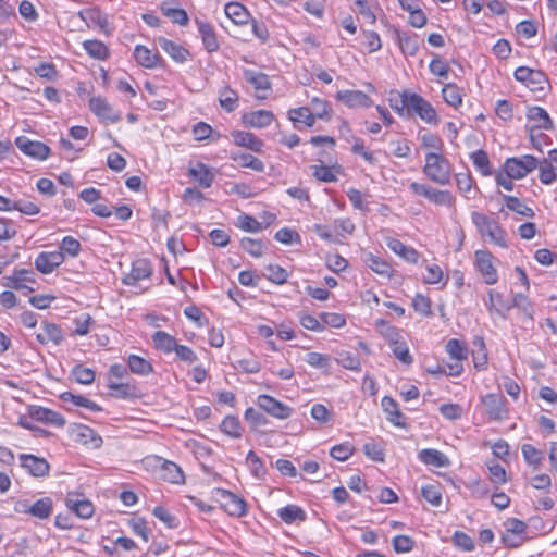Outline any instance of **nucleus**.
I'll return each instance as SVG.
<instances>
[{
	"label": "nucleus",
	"mask_w": 557,
	"mask_h": 557,
	"mask_svg": "<svg viewBox=\"0 0 557 557\" xmlns=\"http://www.w3.org/2000/svg\"><path fill=\"white\" fill-rule=\"evenodd\" d=\"M127 366L131 372L138 375H148L153 371L152 364L137 355H129L127 358Z\"/></svg>",
	"instance_id": "obj_47"
},
{
	"label": "nucleus",
	"mask_w": 557,
	"mask_h": 557,
	"mask_svg": "<svg viewBox=\"0 0 557 557\" xmlns=\"http://www.w3.org/2000/svg\"><path fill=\"white\" fill-rule=\"evenodd\" d=\"M537 165L539 160L531 154H523L521 157L506 159L504 170L509 177L521 180L534 171Z\"/></svg>",
	"instance_id": "obj_4"
},
{
	"label": "nucleus",
	"mask_w": 557,
	"mask_h": 557,
	"mask_svg": "<svg viewBox=\"0 0 557 557\" xmlns=\"http://www.w3.org/2000/svg\"><path fill=\"white\" fill-rule=\"evenodd\" d=\"M17 512L28 513L41 520L47 519L52 512V500L49 497L40 498L27 509L17 508Z\"/></svg>",
	"instance_id": "obj_32"
},
{
	"label": "nucleus",
	"mask_w": 557,
	"mask_h": 557,
	"mask_svg": "<svg viewBox=\"0 0 557 557\" xmlns=\"http://www.w3.org/2000/svg\"><path fill=\"white\" fill-rule=\"evenodd\" d=\"M152 341L158 350L169 355L174 351L177 342L174 336L164 331H157L152 334Z\"/></svg>",
	"instance_id": "obj_37"
},
{
	"label": "nucleus",
	"mask_w": 557,
	"mask_h": 557,
	"mask_svg": "<svg viewBox=\"0 0 557 557\" xmlns=\"http://www.w3.org/2000/svg\"><path fill=\"white\" fill-rule=\"evenodd\" d=\"M503 199L508 210L525 218H533L535 215L533 209L523 203L519 198L503 195Z\"/></svg>",
	"instance_id": "obj_42"
},
{
	"label": "nucleus",
	"mask_w": 557,
	"mask_h": 557,
	"mask_svg": "<svg viewBox=\"0 0 557 557\" xmlns=\"http://www.w3.org/2000/svg\"><path fill=\"white\" fill-rule=\"evenodd\" d=\"M527 119L533 123V127L539 129H552L553 121L547 111L541 107L534 106L528 109Z\"/></svg>",
	"instance_id": "obj_30"
},
{
	"label": "nucleus",
	"mask_w": 557,
	"mask_h": 557,
	"mask_svg": "<svg viewBox=\"0 0 557 557\" xmlns=\"http://www.w3.org/2000/svg\"><path fill=\"white\" fill-rule=\"evenodd\" d=\"M66 507L78 518L88 519L94 515L95 508L91 502L79 494L69 493L65 498Z\"/></svg>",
	"instance_id": "obj_16"
},
{
	"label": "nucleus",
	"mask_w": 557,
	"mask_h": 557,
	"mask_svg": "<svg viewBox=\"0 0 557 557\" xmlns=\"http://www.w3.org/2000/svg\"><path fill=\"white\" fill-rule=\"evenodd\" d=\"M391 349L395 358H397L401 363L410 366L413 362V357L411 356L408 345L404 338L399 339L397 344L391 345Z\"/></svg>",
	"instance_id": "obj_56"
},
{
	"label": "nucleus",
	"mask_w": 557,
	"mask_h": 557,
	"mask_svg": "<svg viewBox=\"0 0 557 557\" xmlns=\"http://www.w3.org/2000/svg\"><path fill=\"white\" fill-rule=\"evenodd\" d=\"M275 116L270 110H256L246 112L242 115V122L246 127L251 128H264L268 127Z\"/></svg>",
	"instance_id": "obj_19"
},
{
	"label": "nucleus",
	"mask_w": 557,
	"mask_h": 557,
	"mask_svg": "<svg viewBox=\"0 0 557 557\" xmlns=\"http://www.w3.org/2000/svg\"><path fill=\"white\" fill-rule=\"evenodd\" d=\"M375 329L388 342L389 346L393 344H397V342L403 338L399 329L391 325L383 319L375 321Z\"/></svg>",
	"instance_id": "obj_40"
},
{
	"label": "nucleus",
	"mask_w": 557,
	"mask_h": 557,
	"mask_svg": "<svg viewBox=\"0 0 557 557\" xmlns=\"http://www.w3.org/2000/svg\"><path fill=\"white\" fill-rule=\"evenodd\" d=\"M195 24L197 25L205 49L210 53L218 51L220 44L213 26L198 18L195 20Z\"/></svg>",
	"instance_id": "obj_23"
},
{
	"label": "nucleus",
	"mask_w": 557,
	"mask_h": 557,
	"mask_svg": "<svg viewBox=\"0 0 557 557\" xmlns=\"http://www.w3.org/2000/svg\"><path fill=\"white\" fill-rule=\"evenodd\" d=\"M238 92L230 86H224L219 90V103L226 112H233L238 107Z\"/></svg>",
	"instance_id": "obj_36"
},
{
	"label": "nucleus",
	"mask_w": 557,
	"mask_h": 557,
	"mask_svg": "<svg viewBox=\"0 0 557 557\" xmlns=\"http://www.w3.org/2000/svg\"><path fill=\"white\" fill-rule=\"evenodd\" d=\"M33 275V272L27 269H20L15 270L12 275L7 276V283L5 286L14 288V289H22L25 288L26 285L24 282H34V278L30 277Z\"/></svg>",
	"instance_id": "obj_49"
},
{
	"label": "nucleus",
	"mask_w": 557,
	"mask_h": 557,
	"mask_svg": "<svg viewBox=\"0 0 557 557\" xmlns=\"http://www.w3.org/2000/svg\"><path fill=\"white\" fill-rule=\"evenodd\" d=\"M446 351L451 359L456 361L466 360L468 357L467 348L459 339L451 338L446 344Z\"/></svg>",
	"instance_id": "obj_57"
},
{
	"label": "nucleus",
	"mask_w": 557,
	"mask_h": 557,
	"mask_svg": "<svg viewBox=\"0 0 557 557\" xmlns=\"http://www.w3.org/2000/svg\"><path fill=\"white\" fill-rule=\"evenodd\" d=\"M336 98L349 108H369L372 104L371 98L361 90H341Z\"/></svg>",
	"instance_id": "obj_21"
},
{
	"label": "nucleus",
	"mask_w": 557,
	"mask_h": 557,
	"mask_svg": "<svg viewBox=\"0 0 557 557\" xmlns=\"http://www.w3.org/2000/svg\"><path fill=\"white\" fill-rule=\"evenodd\" d=\"M265 270L268 271V274H264V276L272 283L281 285L287 282L289 274L287 270L281 265L271 263L265 267Z\"/></svg>",
	"instance_id": "obj_59"
},
{
	"label": "nucleus",
	"mask_w": 557,
	"mask_h": 557,
	"mask_svg": "<svg viewBox=\"0 0 557 557\" xmlns=\"http://www.w3.org/2000/svg\"><path fill=\"white\" fill-rule=\"evenodd\" d=\"M61 398L64 400V401H71L73 403L74 405L76 406H79V407H84V408H87L89 409L90 411H94V412H99L102 410V408L95 401L82 396V395H75L71 392H65L62 394Z\"/></svg>",
	"instance_id": "obj_53"
},
{
	"label": "nucleus",
	"mask_w": 557,
	"mask_h": 557,
	"mask_svg": "<svg viewBox=\"0 0 557 557\" xmlns=\"http://www.w3.org/2000/svg\"><path fill=\"white\" fill-rule=\"evenodd\" d=\"M221 431L232 438L242 437V425L236 416H226L221 423Z\"/></svg>",
	"instance_id": "obj_54"
},
{
	"label": "nucleus",
	"mask_w": 557,
	"mask_h": 557,
	"mask_svg": "<svg viewBox=\"0 0 557 557\" xmlns=\"http://www.w3.org/2000/svg\"><path fill=\"white\" fill-rule=\"evenodd\" d=\"M481 403L485 407L486 413L491 420L503 421L507 418L508 410L504 396L490 393L481 397Z\"/></svg>",
	"instance_id": "obj_9"
},
{
	"label": "nucleus",
	"mask_w": 557,
	"mask_h": 557,
	"mask_svg": "<svg viewBox=\"0 0 557 557\" xmlns=\"http://www.w3.org/2000/svg\"><path fill=\"white\" fill-rule=\"evenodd\" d=\"M510 305H512V308H517L525 318H528L531 321L533 320V304L531 302L527 295L522 293L515 294Z\"/></svg>",
	"instance_id": "obj_51"
},
{
	"label": "nucleus",
	"mask_w": 557,
	"mask_h": 557,
	"mask_svg": "<svg viewBox=\"0 0 557 557\" xmlns=\"http://www.w3.org/2000/svg\"><path fill=\"white\" fill-rule=\"evenodd\" d=\"M471 221L484 240L502 248L508 247L507 232L498 221L478 211L471 213Z\"/></svg>",
	"instance_id": "obj_1"
},
{
	"label": "nucleus",
	"mask_w": 557,
	"mask_h": 557,
	"mask_svg": "<svg viewBox=\"0 0 557 557\" xmlns=\"http://www.w3.org/2000/svg\"><path fill=\"white\" fill-rule=\"evenodd\" d=\"M423 174L432 182L445 186L450 183L451 165L448 159L438 152H428Z\"/></svg>",
	"instance_id": "obj_2"
},
{
	"label": "nucleus",
	"mask_w": 557,
	"mask_h": 557,
	"mask_svg": "<svg viewBox=\"0 0 557 557\" xmlns=\"http://www.w3.org/2000/svg\"><path fill=\"white\" fill-rule=\"evenodd\" d=\"M246 465L255 479L264 480L267 469L260 457L253 450L248 451L246 456Z\"/></svg>",
	"instance_id": "obj_44"
},
{
	"label": "nucleus",
	"mask_w": 557,
	"mask_h": 557,
	"mask_svg": "<svg viewBox=\"0 0 557 557\" xmlns=\"http://www.w3.org/2000/svg\"><path fill=\"white\" fill-rule=\"evenodd\" d=\"M488 299L485 300L486 309L490 314H496L503 319L508 317L509 311L512 309L511 300L507 299L502 293L490 289Z\"/></svg>",
	"instance_id": "obj_14"
},
{
	"label": "nucleus",
	"mask_w": 557,
	"mask_h": 557,
	"mask_svg": "<svg viewBox=\"0 0 557 557\" xmlns=\"http://www.w3.org/2000/svg\"><path fill=\"white\" fill-rule=\"evenodd\" d=\"M381 406L387 414V420L395 426L405 428L406 419L398 408L396 400L389 396H384L381 400Z\"/></svg>",
	"instance_id": "obj_25"
},
{
	"label": "nucleus",
	"mask_w": 557,
	"mask_h": 557,
	"mask_svg": "<svg viewBox=\"0 0 557 557\" xmlns=\"http://www.w3.org/2000/svg\"><path fill=\"white\" fill-rule=\"evenodd\" d=\"M82 249L81 243L73 236H65L63 237L61 244H60V250L63 252V256L65 255L75 258L79 255Z\"/></svg>",
	"instance_id": "obj_60"
},
{
	"label": "nucleus",
	"mask_w": 557,
	"mask_h": 557,
	"mask_svg": "<svg viewBox=\"0 0 557 557\" xmlns=\"http://www.w3.org/2000/svg\"><path fill=\"white\" fill-rule=\"evenodd\" d=\"M240 247L252 257H261L264 245L260 239L244 237L240 240Z\"/></svg>",
	"instance_id": "obj_64"
},
{
	"label": "nucleus",
	"mask_w": 557,
	"mask_h": 557,
	"mask_svg": "<svg viewBox=\"0 0 557 557\" xmlns=\"http://www.w3.org/2000/svg\"><path fill=\"white\" fill-rule=\"evenodd\" d=\"M64 262L61 251H42L35 259V268L42 274L52 273Z\"/></svg>",
	"instance_id": "obj_17"
},
{
	"label": "nucleus",
	"mask_w": 557,
	"mask_h": 557,
	"mask_svg": "<svg viewBox=\"0 0 557 557\" xmlns=\"http://www.w3.org/2000/svg\"><path fill=\"white\" fill-rule=\"evenodd\" d=\"M277 516L287 524L294 523L296 521H305L306 513L305 511L297 505H287L282 507L277 511Z\"/></svg>",
	"instance_id": "obj_41"
},
{
	"label": "nucleus",
	"mask_w": 557,
	"mask_h": 557,
	"mask_svg": "<svg viewBox=\"0 0 557 557\" xmlns=\"http://www.w3.org/2000/svg\"><path fill=\"white\" fill-rule=\"evenodd\" d=\"M159 462H161V470L164 472L162 475L164 480L171 483H180L183 481V472L176 463L161 459H159Z\"/></svg>",
	"instance_id": "obj_52"
},
{
	"label": "nucleus",
	"mask_w": 557,
	"mask_h": 557,
	"mask_svg": "<svg viewBox=\"0 0 557 557\" xmlns=\"http://www.w3.org/2000/svg\"><path fill=\"white\" fill-rule=\"evenodd\" d=\"M403 106H407L408 112H414L422 121L428 124L436 125L440 122L438 114L434 107L420 95L412 92Z\"/></svg>",
	"instance_id": "obj_3"
},
{
	"label": "nucleus",
	"mask_w": 557,
	"mask_h": 557,
	"mask_svg": "<svg viewBox=\"0 0 557 557\" xmlns=\"http://www.w3.org/2000/svg\"><path fill=\"white\" fill-rule=\"evenodd\" d=\"M470 159H471L474 168L476 169V171H479L483 176L492 175L493 171H492L490 158L484 150L479 149V150L472 152L470 154Z\"/></svg>",
	"instance_id": "obj_46"
},
{
	"label": "nucleus",
	"mask_w": 557,
	"mask_h": 557,
	"mask_svg": "<svg viewBox=\"0 0 557 557\" xmlns=\"http://www.w3.org/2000/svg\"><path fill=\"white\" fill-rule=\"evenodd\" d=\"M474 268L485 284L494 285L498 282L494 257L488 250H476L474 252Z\"/></svg>",
	"instance_id": "obj_5"
},
{
	"label": "nucleus",
	"mask_w": 557,
	"mask_h": 557,
	"mask_svg": "<svg viewBox=\"0 0 557 557\" xmlns=\"http://www.w3.org/2000/svg\"><path fill=\"white\" fill-rule=\"evenodd\" d=\"M216 493L221 498V505L224 508L225 512L233 517L246 516L247 504L244 500V498L223 488H218Z\"/></svg>",
	"instance_id": "obj_10"
},
{
	"label": "nucleus",
	"mask_w": 557,
	"mask_h": 557,
	"mask_svg": "<svg viewBox=\"0 0 557 557\" xmlns=\"http://www.w3.org/2000/svg\"><path fill=\"white\" fill-rule=\"evenodd\" d=\"M243 74L246 82L249 83L256 89V91L259 92L257 98L265 99L267 92L272 88L269 76L263 72L255 71L251 69L244 70Z\"/></svg>",
	"instance_id": "obj_18"
},
{
	"label": "nucleus",
	"mask_w": 557,
	"mask_h": 557,
	"mask_svg": "<svg viewBox=\"0 0 557 557\" xmlns=\"http://www.w3.org/2000/svg\"><path fill=\"white\" fill-rule=\"evenodd\" d=\"M188 174L202 188H209L214 181V174L211 172V170L206 164L200 162L190 168Z\"/></svg>",
	"instance_id": "obj_33"
},
{
	"label": "nucleus",
	"mask_w": 557,
	"mask_h": 557,
	"mask_svg": "<svg viewBox=\"0 0 557 557\" xmlns=\"http://www.w3.org/2000/svg\"><path fill=\"white\" fill-rule=\"evenodd\" d=\"M83 47L85 51L95 59L98 60H106L109 57V49L108 47L100 40L92 39V40H85L83 42Z\"/></svg>",
	"instance_id": "obj_50"
},
{
	"label": "nucleus",
	"mask_w": 557,
	"mask_h": 557,
	"mask_svg": "<svg viewBox=\"0 0 557 557\" xmlns=\"http://www.w3.org/2000/svg\"><path fill=\"white\" fill-rule=\"evenodd\" d=\"M513 76L532 91H543L548 83L544 72L528 66H519Z\"/></svg>",
	"instance_id": "obj_7"
},
{
	"label": "nucleus",
	"mask_w": 557,
	"mask_h": 557,
	"mask_svg": "<svg viewBox=\"0 0 557 557\" xmlns=\"http://www.w3.org/2000/svg\"><path fill=\"white\" fill-rule=\"evenodd\" d=\"M418 458L424 465L433 466L436 468H445L449 466L447 456L444 453L433 448H425L420 450Z\"/></svg>",
	"instance_id": "obj_31"
},
{
	"label": "nucleus",
	"mask_w": 557,
	"mask_h": 557,
	"mask_svg": "<svg viewBox=\"0 0 557 557\" xmlns=\"http://www.w3.org/2000/svg\"><path fill=\"white\" fill-rule=\"evenodd\" d=\"M28 413L29 417L37 422L57 428H63L65 425V419L62 414L46 407L32 406Z\"/></svg>",
	"instance_id": "obj_15"
},
{
	"label": "nucleus",
	"mask_w": 557,
	"mask_h": 557,
	"mask_svg": "<svg viewBox=\"0 0 557 557\" xmlns=\"http://www.w3.org/2000/svg\"><path fill=\"white\" fill-rule=\"evenodd\" d=\"M78 16L86 23L88 27H98L102 32L108 33V16L99 8L81 10L78 12Z\"/></svg>",
	"instance_id": "obj_22"
},
{
	"label": "nucleus",
	"mask_w": 557,
	"mask_h": 557,
	"mask_svg": "<svg viewBox=\"0 0 557 557\" xmlns=\"http://www.w3.org/2000/svg\"><path fill=\"white\" fill-rule=\"evenodd\" d=\"M108 387L111 395L119 399H129L138 395L137 388L129 383H117L110 380Z\"/></svg>",
	"instance_id": "obj_39"
},
{
	"label": "nucleus",
	"mask_w": 557,
	"mask_h": 557,
	"mask_svg": "<svg viewBox=\"0 0 557 557\" xmlns=\"http://www.w3.org/2000/svg\"><path fill=\"white\" fill-rule=\"evenodd\" d=\"M73 434L75 435L76 441H79L84 444L91 443L95 447L100 446L102 442L101 437L97 435L95 431L87 425H76L75 429L73 430Z\"/></svg>",
	"instance_id": "obj_43"
},
{
	"label": "nucleus",
	"mask_w": 557,
	"mask_h": 557,
	"mask_svg": "<svg viewBox=\"0 0 557 557\" xmlns=\"http://www.w3.org/2000/svg\"><path fill=\"white\" fill-rule=\"evenodd\" d=\"M311 114H313L314 119H329L330 104L326 100L314 97L310 101Z\"/></svg>",
	"instance_id": "obj_61"
},
{
	"label": "nucleus",
	"mask_w": 557,
	"mask_h": 557,
	"mask_svg": "<svg viewBox=\"0 0 557 557\" xmlns=\"http://www.w3.org/2000/svg\"><path fill=\"white\" fill-rule=\"evenodd\" d=\"M15 145L25 156L35 160H46L50 154V148L46 144L32 140L26 136L16 137Z\"/></svg>",
	"instance_id": "obj_8"
},
{
	"label": "nucleus",
	"mask_w": 557,
	"mask_h": 557,
	"mask_svg": "<svg viewBox=\"0 0 557 557\" xmlns=\"http://www.w3.org/2000/svg\"><path fill=\"white\" fill-rule=\"evenodd\" d=\"M161 11L175 24L181 26H186L188 24L189 18L187 12L180 8L175 0H166L162 2Z\"/></svg>",
	"instance_id": "obj_27"
},
{
	"label": "nucleus",
	"mask_w": 557,
	"mask_h": 557,
	"mask_svg": "<svg viewBox=\"0 0 557 557\" xmlns=\"http://www.w3.org/2000/svg\"><path fill=\"white\" fill-rule=\"evenodd\" d=\"M398 44L403 53L410 57L416 55L420 47L417 34H399Z\"/></svg>",
	"instance_id": "obj_45"
},
{
	"label": "nucleus",
	"mask_w": 557,
	"mask_h": 557,
	"mask_svg": "<svg viewBox=\"0 0 557 557\" xmlns=\"http://www.w3.org/2000/svg\"><path fill=\"white\" fill-rule=\"evenodd\" d=\"M310 367L315 369H327L331 364V357L320 352L311 351L304 359Z\"/></svg>",
	"instance_id": "obj_62"
},
{
	"label": "nucleus",
	"mask_w": 557,
	"mask_h": 557,
	"mask_svg": "<svg viewBox=\"0 0 557 557\" xmlns=\"http://www.w3.org/2000/svg\"><path fill=\"white\" fill-rule=\"evenodd\" d=\"M442 96L444 101L455 109L462 104L463 92L456 84H445L442 88Z\"/></svg>",
	"instance_id": "obj_38"
},
{
	"label": "nucleus",
	"mask_w": 557,
	"mask_h": 557,
	"mask_svg": "<svg viewBox=\"0 0 557 557\" xmlns=\"http://www.w3.org/2000/svg\"><path fill=\"white\" fill-rule=\"evenodd\" d=\"M386 246L396 255L410 263H417L419 260L418 251L409 246H406L399 239L389 237L386 239Z\"/></svg>",
	"instance_id": "obj_29"
},
{
	"label": "nucleus",
	"mask_w": 557,
	"mask_h": 557,
	"mask_svg": "<svg viewBox=\"0 0 557 557\" xmlns=\"http://www.w3.org/2000/svg\"><path fill=\"white\" fill-rule=\"evenodd\" d=\"M257 405L267 413L277 419H287L293 412L290 407L265 394L257 398Z\"/></svg>",
	"instance_id": "obj_12"
},
{
	"label": "nucleus",
	"mask_w": 557,
	"mask_h": 557,
	"mask_svg": "<svg viewBox=\"0 0 557 557\" xmlns=\"http://www.w3.org/2000/svg\"><path fill=\"white\" fill-rule=\"evenodd\" d=\"M18 459L21 467L30 475L44 478L49 474L50 466L45 458L32 454H21Z\"/></svg>",
	"instance_id": "obj_11"
},
{
	"label": "nucleus",
	"mask_w": 557,
	"mask_h": 557,
	"mask_svg": "<svg viewBox=\"0 0 557 557\" xmlns=\"http://www.w3.org/2000/svg\"><path fill=\"white\" fill-rule=\"evenodd\" d=\"M134 58L139 65L147 69H154L159 66L162 61L158 52H153L143 45H137L135 47Z\"/></svg>",
	"instance_id": "obj_26"
},
{
	"label": "nucleus",
	"mask_w": 557,
	"mask_h": 557,
	"mask_svg": "<svg viewBox=\"0 0 557 557\" xmlns=\"http://www.w3.org/2000/svg\"><path fill=\"white\" fill-rule=\"evenodd\" d=\"M354 451V445L349 442H344L333 446L330 450V455L338 461H346L350 456H352Z\"/></svg>",
	"instance_id": "obj_63"
},
{
	"label": "nucleus",
	"mask_w": 557,
	"mask_h": 557,
	"mask_svg": "<svg viewBox=\"0 0 557 557\" xmlns=\"http://www.w3.org/2000/svg\"><path fill=\"white\" fill-rule=\"evenodd\" d=\"M235 145L248 148L255 152H260L263 147V141L255 134L245 131H234L231 134Z\"/></svg>",
	"instance_id": "obj_28"
},
{
	"label": "nucleus",
	"mask_w": 557,
	"mask_h": 557,
	"mask_svg": "<svg viewBox=\"0 0 557 557\" xmlns=\"http://www.w3.org/2000/svg\"><path fill=\"white\" fill-rule=\"evenodd\" d=\"M364 262L374 273L387 278L393 276L394 270L392 265L372 252L366 253Z\"/></svg>",
	"instance_id": "obj_34"
},
{
	"label": "nucleus",
	"mask_w": 557,
	"mask_h": 557,
	"mask_svg": "<svg viewBox=\"0 0 557 557\" xmlns=\"http://www.w3.org/2000/svg\"><path fill=\"white\" fill-rule=\"evenodd\" d=\"M288 119L294 123H302L308 127H311L315 123V119L313 114H311V109L308 107H299L295 109H290L288 111Z\"/></svg>",
	"instance_id": "obj_48"
},
{
	"label": "nucleus",
	"mask_w": 557,
	"mask_h": 557,
	"mask_svg": "<svg viewBox=\"0 0 557 557\" xmlns=\"http://www.w3.org/2000/svg\"><path fill=\"white\" fill-rule=\"evenodd\" d=\"M521 451L525 462L535 468L540 467L543 460V453L531 444H523Z\"/></svg>",
	"instance_id": "obj_58"
},
{
	"label": "nucleus",
	"mask_w": 557,
	"mask_h": 557,
	"mask_svg": "<svg viewBox=\"0 0 557 557\" xmlns=\"http://www.w3.org/2000/svg\"><path fill=\"white\" fill-rule=\"evenodd\" d=\"M41 329L42 331L36 334V339L41 345H47L48 343L60 345L64 341V333L58 324L46 321L42 323Z\"/></svg>",
	"instance_id": "obj_24"
},
{
	"label": "nucleus",
	"mask_w": 557,
	"mask_h": 557,
	"mask_svg": "<svg viewBox=\"0 0 557 557\" xmlns=\"http://www.w3.org/2000/svg\"><path fill=\"white\" fill-rule=\"evenodd\" d=\"M152 273L153 269L148 259H137L132 262L131 270L123 276L122 283L126 286L141 287V282L149 280Z\"/></svg>",
	"instance_id": "obj_6"
},
{
	"label": "nucleus",
	"mask_w": 557,
	"mask_h": 557,
	"mask_svg": "<svg viewBox=\"0 0 557 557\" xmlns=\"http://www.w3.org/2000/svg\"><path fill=\"white\" fill-rule=\"evenodd\" d=\"M421 495L434 507H438L442 503V487L438 483H432L422 486Z\"/></svg>",
	"instance_id": "obj_55"
},
{
	"label": "nucleus",
	"mask_w": 557,
	"mask_h": 557,
	"mask_svg": "<svg viewBox=\"0 0 557 557\" xmlns=\"http://www.w3.org/2000/svg\"><path fill=\"white\" fill-rule=\"evenodd\" d=\"M89 109L103 122L116 123L121 120L120 112L115 111L102 97L90 98Z\"/></svg>",
	"instance_id": "obj_13"
},
{
	"label": "nucleus",
	"mask_w": 557,
	"mask_h": 557,
	"mask_svg": "<svg viewBox=\"0 0 557 557\" xmlns=\"http://www.w3.org/2000/svg\"><path fill=\"white\" fill-rule=\"evenodd\" d=\"M156 41L160 46V48L166 52L171 59L176 63H184L189 58V51L184 48L182 45L176 44L163 36H159L156 38Z\"/></svg>",
	"instance_id": "obj_20"
},
{
	"label": "nucleus",
	"mask_w": 557,
	"mask_h": 557,
	"mask_svg": "<svg viewBox=\"0 0 557 557\" xmlns=\"http://www.w3.org/2000/svg\"><path fill=\"white\" fill-rule=\"evenodd\" d=\"M224 12L228 18L236 25H245L250 18L248 10L239 2H230L225 4Z\"/></svg>",
	"instance_id": "obj_35"
}]
</instances>
